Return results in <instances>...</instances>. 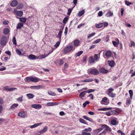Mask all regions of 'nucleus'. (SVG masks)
I'll list each match as a JSON object with an SVG mask.
<instances>
[{"instance_id":"obj_2","label":"nucleus","mask_w":135,"mask_h":135,"mask_svg":"<svg viewBox=\"0 0 135 135\" xmlns=\"http://www.w3.org/2000/svg\"><path fill=\"white\" fill-rule=\"evenodd\" d=\"M109 103V100L107 98L105 97H104L102 99V101L101 102L102 104L104 105H107Z\"/></svg>"},{"instance_id":"obj_51","label":"nucleus","mask_w":135,"mask_h":135,"mask_svg":"<svg viewBox=\"0 0 135 135\" xmlns=\"http://www.w3.org/2000/svg\"><path fill=\"white\" fill-rule=\"evenodd\" d=\"M23 97L22 96V97H19L17 99V100L18 101L21 102L23 101V99H22Z\"/></svg>"},{"instance_id":"obj_18","label":"nucleus","mask_w":135,"mask_h":135,"mask_svg":"<svg viewBox=\"0 0 135 135\" xmlns=\"http://www.w3.org/2000/svg\"><path fill=\"white\" fill-rule=\"evenodd\" d=\"M57 103H54V102H49L47 103L46 104V105L47 106H53L54 105H57Z\"/></svg>"},{"instance_id":"obj_21","label":"nucleus","mask_w":135,"mask_h":135,"mask_svg":"<svg viewBox=\"0 0 135 135\" xmlns=\"http://www.w3.org/2000/svg\"><path fill=\"white\" fill-rule=\"evenodd\" d=\"M17 18L20 19V21L21 22L25 23L26 22V19L25 17L19 18L17 17Z\"/></svg>"},{"instance_id":"obj_48","label":"nucleus","mask_w":135,"mask_h":135,"mask_svg":"<svg viewBox=\"0 0 135 135\" xmlns=\"http://www.w3.org/2000/svg\"><path fill=\"white\" fill-rule=\"evenodd\" d=\"M48 93L49 95H52V96L55 95V93H54L52 91H48Z\"/></svg>"},{"instance_id":"obj_62","label":"nucleus","mask_w":135,"mask_h":135,"mask_svg":"<svg viewBox=\"0 0 135 135\" xmlns=\"http://www.w3.org/2000/svg\"><path fill=\"white\" fill-rule=\"evenodd\" d=\"M79 120L80 122L82 123H84V120L83 119L81 118H79Z\"/></svg>"},{"instance_id":"obj_20","label":"nucleus","mask_w":135,"mask_h":135,"mask_svg":"<svg viewBox=\"0 0 135 135\" xmlns=\"http://www.w3.org/2000/svg\"><path fill=\"white\" fill-rule=\"evenodd\" d=\"M108 62L109 65L111 67L113 66L115 64L113 60L111 61H108Z\"/></svg>"},{"instance_id":"obj_50","label":"nucleus","mask_w":135,"mask_h":135,"mask_svg":"<svg viewBox=\"0 0 135 135\" xmlns=\"http://www.w3.org/2000/svg\"><path fill=\"white\" fill-rule=\"evenodd\" d=\"M94 59L95 60H97L98 59V56L97 54H95L94 56Z\"/></svg>"},{"instance_id":"obj_49","label":"nucleus","mask_w":135,"mask_h":135,"mask_svg":"<svg viewBox=\"0 0 135 135\" xmlns=\"http://www.w3.org/2000/svg\"><path fill=\"white\" fill-rule=\"evenodd\" d=\"M103 13L102 11H100L98 12V16L100 17L103 15Z\"/></svg>"},{"instance_id":"obj_31","label":"nucleus","mask_w":135,"mask_h":135,"mask_svg":"<svg viewBox=\"0 0 135 135\" xmlns=\"http://www.w3.org/2000/svg\"><path fill=\"white\" fill-rule=\"evenodd\" d=\"M79 96L80 98L82 99H84V92H83L81 93L80 94Z\"/></svg>"},{"instance_id":"obj_30","label":"nucleus","mask_w":135,"mask_h":135,"mask_svg":"<svg viewBox=\"0 0 135 135\" xmlns=\"http://www.w3.org/2000/svg\"><path fill=\"white\" fill-rule=\"evenodd\" d=\"M96 27L97 28H100L103 26V23H100L99 24H97L95 25Z\"/></svg>"},{"instance_id":"obj_45","label":"nucleus","mask_w":135,"mask_h":135,"mask_svg":"<svg viewBox=\"0 0 135 135\" xmlns=\"http://www.w3.org/2000/svg\"><path fill=\"white\" fill-rule=\"evenodd\" d=\"M60 43V41H57L55 45H54L55 47L56 48L59 45Z\"/></svg>"},{"instance_id":"obj_29","label":"nucleus","mask_w":135,"mask_h":135,"mask_svg":"<svg viewBox=\"0 0 135 135\" xmlns=\"http://www.w3.org/2000/svg\"><path fill=\"white\" fill-rule=\"evenodd\" d=\"M111 52L109 51H107L105 54V55L107 57L110 56L111 55Z\"/></svg>"},{"instance_id":"obj_26","label":"nucleus","mask_w":135,"mask_h":135,"mask_svg":"<svg viewBox=\"0 0 135 135\" xmlns=\"http://www.w3.org/2000/svg\"><path fill=\"white\" fill-rule=\"evenodd\" d=\"M23 26V24L21 23H18L16 27L17 29H20Z\"/></svg>"},{"instance_id":"obj_13","label":"nucleus","mask_w":135,"mask_h":135,"mask_svg":"<svg viewBox=\"0 0 135 135\" xmlns=\"http://www.w3.org/2000/svg\"><path fill=\"white\" fill-rule=\"evenodd\" d=\"M42 88V86L41 85H37L36 86H31L30 88L32 89H39Z\"/></svg>"},{"instance_id":"obj_7","label":"nucleus","mask_w":135,"mask_h":135,"mask_svg":"<svg viewBox=\"0 0 135 135\" xmlns=\"http://www.w3.org/2000/svg\"><path fill=\"white\" fill-rule=\"evenodd\" d=\"M7 39L6 37H3L1 38V44L2 46L4 45L7 42Z\"/></svg>"},{"instance_id":"obj_8","label":"nucleus","mask_w":135,"mask_h":135,"mask_svg":"<svg viewBox=\"0 0 135 135\" xmlns=\"http://www.w3.org/2000/svg\"><path fill=\"white\" fill-rule=\"evenodd\" d=\"M90 74L96 75L99 73V71L96 69H93L91 70L90 71Z\"/></svg>"},{"instance_id":"obj_46","label":"nucleus","mask_w":135,"mask_h":135,"mask_svg":"<svg viewBox=\"0 0 135 135\" xmlns=\"http://www.w3.org/2000/svg\"><path fill=\"white\" fill-rule=\"evenodd\" d=\"M3 106L0 105V114H2L3 112Z\"/></svg>"},{"instance_id":"obj_41","label":"nucleus","mask_w":135,"mask_h":135,"mask_svg":"<svg viewBox=\"0 0 135 135\" xmlns=\"http://www.w3.org/2000/svg\"><path fill=\"white\" fill-rule=\"evenodd\" d=\"M129 93L130 96L131 98H132L133 95V91L132 90H129Z\"/></svg>"},{"instance_id":"obj_14","label":"nucleus","mask_w":135,"mask_h":135,"mask_svg":"<svg viewBox=\"0 0 135 135\" xmlns=\"http://www.w3.org/2000/svg\"><path fill=\"white\" fill-rule=\"evenodd\" d=\"M31 81L34 83H36L38 81V78L36 77H31Z\"/></svg>"},{"instance_id":"obj_53","label":"nucleus","mask_w":135,"mask_h":135,"mask_svg":"<svg viewBox=\"0 0 135 135\" xmlns=\"http://www.w3.org/2000/svg\"><path fill=\"white\" fill-rule=\"evenodd\" d=\"M125 4L127 6H129V5L132 4V3L131 2H129L127 1H125Z\"/></svg>"},{"instance_id":"obj_17","label":"nucleus","mask_w":135,"mask_h":135,"mask_svg":"<svg viewBox=\"0 0 135 135\" xmlns=\"http://www.w3.org/2000/svg\"><path fill=\"white\" fill-rule=\"evenodd\" d=\"M42 124V123H37L35 124H34L33 125L31 126L30 127V128H34L40 125L41 124Z\"/></svg>"},{"instance_id":"obj_60","label":"nucleus","mask_w":135,"mask_h":135,"mask_svg":"<svg viewBox=\"0 0 135 135\" xmlns=\"http://www.w3.org/2000/svg\"><path fill=\"white\" fill-rule=\"evenodd\" d=\"M67 21L68 18H67L65 17L64 18V20L63 21V23H65Z\"/></svg>"},{"instance_id":"obj_42","label":"nucleus","mask_w":135,"mask_h":135,"mask_svg":"<svg viewBox=\"0 0 135 135\" xmlns=\"http://www.w3.org/2000/svg\"><path fill=\"white\" fill-rule=\"evenodd\" d=\"M93 81V80L91 79H85V82H89L92 81Z\"/></svg>"},{"instance_id":"obj_37","label":"nucleus","mask_w":135,"mask_h":135,"mask_svg":"<svg viewBox=\"0 0 135 135\" xmlns=\"http://www.w3.org/2000/svg\"><path fill=\"white\" fill-rule=\"evenodd\" d=\"M16 51L17 54L19 55H22V52L19 49H17Z\"/></svg>"},{"instance_id":"obj_4","label":"nucleus","mask_w":135,"mask_h":135,"mask_svg":"<svg viewBox=\"0 0 135 135\" xmlns=\"http://www.w3.org/2000/svg\"><path fill=\"white\" fill-rule=\"evenodd\" d=\"M101 127H103L105 128V129L104 131L105 133L106 134L108 131H111L112 129L111 128L108 126L107 125L105 124H101Z\"/></svg>"},{"instance_id":"obj_44","label":"nucleus","mask_w":135,"mask_h":135,"mask_svg":"<svg viewBox=\"0 0 135 135\" xmlns=\"http://www.w3.org/2000/svg\"><path fill=\"white\" fill-rule=\"evenodd\" d=\"M12 41L14 44L16 45L17 44L16 40L15 37H14L13 38Z\"/></svg>"},{"instance_id":"obj_55","label":"nucleus","mask_w":135,"mask_h":135,"mask_svg":"<svg viewBox=\"0 0 135 135\" xmlns=\"http://www.w3.org/2000/svg\"><path fill=\"white\" fill-rule=\"evenodd\" d=\"M91 130V128H85V132H90Z\"/></svg>"},{"instance_id":"obj_57","label":"nucleus","mask_w":135,"mask_h":135,"mask_svg":"<svg viewBox=\"0 0 135 135\" xmlns=\"http://www.w3.org/2000/svg\"><path fill=\"white\" fill-rule=\"evenodd\" d=\"M49 54L47 55H42L41 56L40 58H42V59L44 58H45V57H46L47 56L49 55Z\"/></svg>"},{"instance_id":"obj_47","label":"nucleus","mask_w":135,"mask_h":135,"mask_svg":"<svg viewBox=\"0 0 135 135\" xmlns=\"http://www.w3.org/2000/svg\"><path fill=\"white\" fill-rule=\"evenodd\" d=\"M101 40V39H98L95 41H94L93 42V43L95 44L98 43Z\"/></svg>"},{"instance_id":"obj_16","label":"nucleus","mask_w":135,"mask_h":135,"mask_svg":"<svg viewBox=\"0 0 135 135\" xmlns=\"http://www.w3.org/2000/svg\"><path fill=\"white\" fill-rule=\"evenodd\" d=\"M18 105V104L14 103L11 106L10 109L12 110H14L17 107Z\"/></svg>"},{"instance_id":"obj_54","label":"nucleus","mask_w":135,"mask_h":135,"mask_svg":"<svg viewBox=\"0 0 135 135\" xmlns=\"http://www.w3.org/2000/svg\"><path fill=\"white\" fill-rule=\"evenodd\" d=\"M23 6V5L22 4H19L17 7V8L18 9H20L22 8Z\"/></svg>"},{"instance_id":"obj_52","label":"nucleus","mask_w":135,"mask_h":135,"mask_svg":"<svg viewBox=\"0 0 135 135\" xmlns=\"http://www.w3.org/2000/svg\"><path fill=\"white\" fill-rule=\"evenodd\" d=\"M105 114L109 116L112 114V113H111V112L110 111L106 112L105 113Z\"/></svg>"},{"instance_id":"obj_61","label":"nucleus","mask_w":135,"mask_h":135,"mask_svg":"<svg viewBox=\"0 0 135 135\" xmlns=\"http://www.w3.org/2000/svg\"><path fill=\"white\" fill-rule=\"evenodd\" d=\"M47 129L48 128L47 127H45L42 130L43 131V132H44L47 131Z\"/></svg>"},{"instance_id":"obj_27","label":"nucleus","mask_w":135,"mask_h":135,"mask_svg":"<svg viewBox=\"0 0 135 135\" xmlns=\"http://www.w3.org/2000/svg\"><path fill=\"white\" fill-rule=\"evenodd\" d=\"M9 32V30L8 28H6L4 29L3 33L4 35H7L8 34Z\"/></svg>"},{"instance_id":"obj_64","label":"nucleus","mask_w":135,"mask_h":135,"mask_svg":"<svg viewBox=\"0 0 135 135\" xmlns=\"http://www.w3.org/2000/svg\"><path fill=\"white\" fill-rule=\"evenodd\" d=\"M118 133H120L121 135H125V134L123 132H122L120 130H118Z\"/></svg>"},{"instance_id":"obj_35","label":"nucleus","mask_w":135,"mask_h":135,"mask_svg":"<svg viewBox=\"0 0 135 135\" xmlns=\"http://www.w3.org/2000/svg\"><path fill=\"white\" fill-rule=\"evenodd\" d=\"M112 43L113 44V45L115 47H117L119 44L118 43L116 42L115 41H112Z\"/></svg>"},{"instance_id":"obj_10","label":"nucleus","mask_w":135,"mask_h":135,"mask_svg":"<svg viewBox=\"0 0 135 135\" xmlns=\"http://www.w3.org/2000/svg\"><path fill=\"white\" fill-rule=\"evenodd\" d=\"M31 107L32 108L37 109H40L42 107V106L40 104H34L32 105H31Z\"/></svg>"},{"instance_id":"obj_59","label":"nucleus","mask_w":135,"mask_h":135,"mask_svg":"<svg viewBox=\"0 0 135 135\" xmlns=\"http://www.w3.org/2000/svg\"><path fill=\"white\" fill-rule=\"evenodd\" d=\"M131 45L130 46L131 47H132V46H135V43L133 41H131Z\"/></svg>"},{"instance_id":"obj_1","label":"nucleus","mask_w":135,"mask_h":135,"mask_svg":"<svg viewBox=\"0 0 135 135\" xmlns=\"http://www.w3.org/2000/svg\"><path fill=\"white\" fill-rule=\"evenodd\" d=\"M113 90L114 89L112 88L108 89L107 90L108 95L112 98L114 97L115 96V94L112 92Z\"/></svg>"},{"instance_id":"obj_22","label":"nucleus","mask_w":135,"mask_h":135,"mask_svg":"<svg viewBox=\"0 0 135 135\" xmlns=\"http://www.w3.org/2000/svg\"><path fill=\"white\" fill-rule=\"evenodd\" d=\"M26 96L29 99H32L34 97V95L31 93H29L26 94Z\"/></svg>"},{"instance_id":"obj_32","label":"nucleus","mask_w":135,"mask_h":135,"mask_svg":"<svg viewBox=\"0 0 135 135\" xmlns=\"http://www.w3.org/2000/svg\"><path fill=\"white\" fill-rule=\"evenodd\" d=\"M84 10H83L80 11L78 13V15L79 16H81L84 14Z\"/></svg>"},{"instance_id":"obj_36","label":"nucleus","mask_w":135,"mask_h":135,"mask_svg":"<svg viewBox=\"0 0 135 135\" xmlns=\"http://www.w3.org/2000/svg\"><path fill=\"white\" fill-rule=\"evenodd\" d=\"M83 51H81L78 52L77 53L75 54V56L76 57L79 56L81 55L83 53Z\"/></svg>"},{"instance_id":"obj_33","label":"nucleus","mask_w":135,"mask_h":135,"mask_svg":"<svg viewBox=\"0 0 135 135\" xmlns=\"http://www.w3.org/2000/svg\"><path fill=\"white\" fill-rule=\"evenodd\" d=\"M31 77H27L25 79V80L27 83H29L31 82Z\"/></svg>"},{"instance_id":"obj_11","label":"nucleus","mask_w":135,"mask_h":135,"mask_svg":"<svg viewBox=\"0 0 135 135\" xmlns=\"http://www.w3.org/2000/svg\"><path fill=\"white\" fill-rule=\"evenodd\" d=\"M99 71L100 73L103 74L107 73L108 72V71L103 68H100L99 69Z\"/></svg>"},{"instance_id":"obj_25","label":"nucleus","mask_w":135,"mask_h":135,"mask_svg":"<svg viewBox=\"0 0 135 135\" xmlns=\"http://www.w3.org/2000/svg\"><path fill=\"white\" fill-rule=\"evenodd\" d=\"M103 129V127H101L100 128H99L95 130L94 131L95 133H97L99 132H101Z\"/></svg>"},{"instance_id":"obj_9","label":"nucleus","mask_w":135,"mask_h":135,"mask_svg":"<svg viewBox=\"0 0 135 135\" xmlns=\"http://www.w3.org/2000/svg\"><path fill=\"white\" fill-rule=\"evenodd\" d=\"M3 89L4 90L7 91H12L16 89L15 88H9L7 86H4L3 87Z\"/></svg>"},{"instance_id":"obj_28","label":"nucleus","mask_w":135,"mask_h":135,"mask_svg":"<svg viewBox=\"0 0 135 135\" xmlns=\"http://www.w3.org/2000/svg\"><path fill=\"white\" fill-rule=\"evenodd\" d=\"M113 15V13L111 12V11H109L105 14V16L107 17H109L112 16Z\"/></svg>"},{"instance_id":"obj_19","label":"nucleus","mask_w":135,"mask_h":135,"mask_svg":"<svg viewBox=\"0 0 135 135\" xmlns=\"http://www.w3.org/2000/svg\"><path fill=\"white\" fill-rule=\"evenodd\" d=\"M79 41L78 40H75L74 41V44L75 46H78L79 45Z\"/></svg>"},{"instance_id":"obj_6","label":"nucleus","mask_w":135,"mask_h":135,"mask_svg":"<svg viewBox=\"0 0 135 135\" xmlns=\"http://www.w3.org/2000/svg\"><path fill=\"white\" fill-rule=\"evenodd\" d=\"M73 46L70 45L68 46L64 50V52L65 53H66L70 52L73 49Z\"/></svg>"},{"instance_id":"obj_40","label":"nucleus","mask_w":135,"mask_h":135,"mask_svg":"<svg viewBox=\"0 0 135 135\" xmlns=\"http://www.w3.org/2000/svg\"><path fill=\"white\" fill-rule=\"evenodd\" d=\"M62 31L61 30H60L58 34V36H59V38L60 39L61 38V36L62 33Z\"/></svg>"},{"instance_id":"obj_63","label":"nucleus","mask_w":135,"mask_h":135,"mask_svg":"<svg viewBox=\"0 0 135 135\" xmlns=\"http://www.w3.org/2000/svg\"><path fill=\"white\" fill-rule=\"evenodd\" d=\"M68 29V28L67 27H66L65 29V31L64 32V33L66 35L67 33Z\"/></svg>"},{"instance_id":"obj_58","label":"nucleus","mask_w":135,"mask_h":135,"mask_svg":"<svg viewBox=\"0 0 135 135\" xmlns=\"http://www.w3.org/2000/svg\"><path fill=\"white\" fill-rule=\"evenodd\" d=\"M102 23H103V25H104L105 27H107L108 25V23L106 22H103Z\"/></svg>"},{"instance_id":"obj_43","label":"nucleus","mask_w":135,"mask_h":135,"mask_svg":"<svg viewBox=\"0 0 135 135\" xmlns=\"http://www.w3.org/2000/svg\"><path fill=\"white\" fill-rule=\"evenodd\" d=\"M73 8H69L68 9V12L67 13V14L68 15H69L72 12V10L73 9Z\"/></svg>"},{"instance_id":"obj_24","label":"nucleus","mask_w":135,"mask_h":135,"mask_svg":"<svg viewBox=\"0 0 135 135\" xmlns=\"http://www.w3.org/2000/svg\"><path fill=\"white\" fill-rule=\"evenodd\" d=\"M95 60L92 56L89 57V61L90 63H94L95 62Z\"/></svg>"},{"instance_id":"obj_12","label":"nucleus","mask_w":135,"mask_h":135,"mask_svg":"<svg viewBox=\"0 0 135 135\" xmlns=\"http://www.w3.org/2000/svg\"><path fill=\"white\" fill-rule=\"evenodd\" d=\"M28 59L31 60H34L37 59V57L31 54L28 56Z\"/></svg>"},{"instance_id":"obj_38","label":"nucleus","mask_w":135,"mask_h":135,"mask_svg":"<svg viewBox=\"0 0 135 135\" xmlns=\"http://www.w3.org/2000/svg\"><path fill=\"white\" fill-rule=\"evenodd\" d=\"M111 112V113H112V114H118L119 113V112H117L116 110H113L110 111Z\"/></svg>"},{"instance_id":"obj_15","label":"nucleus","mask_w":135,"mask_h":135,"mask_svg":"<svg viewBox=\"0 0 135 135\" xmlns=\"http://www.w3.org/2000/svg\"><path fill=\"white\" fill-rule=\"evenodd\" d=\"M17 2L16 0H13L11 3L10 5L12 7H15L17 5Z\"/></svg>"},{"instance_id":"obj_34","label":"nucleus","mask_w":135,"mask_h":135,"mask_svg":"<svg viewBox=\"0 0 135 135\" xmlns=\"http://www.w3.org/2000/svg\"><path fill=\"white\" fill-rule=\"evenodd\" d=\"M95 90L93 89H89L87 90L86 91H85V93L86 92L88 93H89L91 92H93Z\"/></svg>"},{"instance_id":"obj_3","label":"nucleus","mask_w":135,"mask_h":135,"mask_svg":"<svg viewBox=\"0 0 135 135\" xmlns=\"http://www.w3.org/2000/svg\"><path fill=\"white\" fill-rule=\"evenodd\" d=\"M18 115L21 118H25L27 117V114L26 112L22 111L18 113Z\"/></svg>"},{"instance_id":"obj_5","label":"nucleus","mask_w":135,"mask_h":135,"mask_svg":"<svg viewBox=\"0 0 135 135\" xmlns=\"http://www.w3.org/2000/svg\"><path fill=\"white\" fill-rule=\"evenodd\" d=\"M13 12L17 16L19 17L22 16L23 14V12L22 11H17L16 9H14Z\"/></svg>"},{"instance_id":"obj_56","label":"nucleus","mask_w":135,"mask_h":135,"mask_svg":"<svg viewBox=\"0 0 135 135\" xmlns=\"http://www.w3.org/2000/svg\"><path fill=\"white\" fill-rule=\"evenodd\" d=\"M124 11V8H122L121 9V15L122 16L123 15Z\"/></svg>"},{"instance_id":"obj_23","label":"nucleus","mask_w":135,"mask_h":135,"mask_svg":"<svg viewBox=\"0 0 135 135\" xmlns=\"http://www.w3.org/2000/svg\"><path fill=\"white\" fill-rule=\"evenodd\" d=\"M111 123L112 125L115 126L118 124V123L115 120L113 119L112 120Z\"/></svg>"},{"instance_id":"obj_39","label":"nucleus","mask_w":135,"mask_h":135,"mask_svg":"<svg viewBox=\"0 0 135 135\" xmlns=\"http://www.w3.org/2000/svg\"><path fill=\"white\" fill-rule=\"evenodd\" d=\"M95 34V32H93L91 34H90L88 36V38H89L90 37H92L94 36Z\"/></svg>"}]
</instances>
